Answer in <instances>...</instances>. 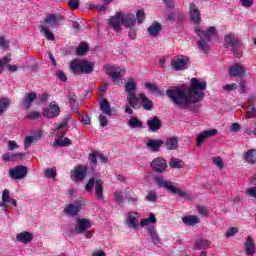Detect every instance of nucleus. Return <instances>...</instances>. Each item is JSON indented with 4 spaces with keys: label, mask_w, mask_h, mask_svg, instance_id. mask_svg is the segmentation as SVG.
I'll return each instance as SVG.
<instances>
[{
    "label": "nucleus",
    "mask_w": 256,
    "mask_h": 256,
    "mask_svg": "<svg viewBox=\"0 0 256 256\" xmlns=\"http://www.w3.org/2000/svg\"><path fill=\"white\" fill-rule=\"evenodd\" d=\"M207 82H201L197 78L191 79V86L188 88V95L183 89L174 88L166 90V96L176 107L183 110L193 111L192 103H199L205 97Z\"/></svg>",
    "instance_id": "obj_1"
},
{
    "label": "nucleus",
    "mask_w": 256,
    "mask_h": 256,
    "mask_svg": "<svg viewBox=\"0 0 256 256\" xmlns=\"http://www.w3.org/2000/svg\"><path fill=\"white\" fill-rule=\"evenodd\" d=\"M70 71L74 75H91L95 71V62L89 61L87 59H73L70 62Z\"/></svg>",
    "instance_id": "obj_2"
},
{
    "label": "nucleus",
    "mask_w": 256,
    "mask_h": 256,
    "mask_svg": "<svg viewBox=\"0 0 256 256\" xmlns=\"http://www.w3.org/2000/svg\"><path fill=\"white\" fill-rule=\"evenodd\" d=\"M124 87L127 93L128 104L132 109H137V105H139V98L135 94V91H137V83H135L133 78H129Z\"/></svg>",
    "instance_id": "obj_3"
},
{
    "label": "nucleus",
    "mask_w": 256,
    "mask_h": 256,
    "mask_svg": "<svg viewBox=\"0 0 256 256\" xmlns=\"http://www.w3.org/2000/svg\"><path fill=\"white\" fill-rule=\"evenodd\" d=\"M243 43H241V40L239 38L235 37V34L228 33L224 37V47L227 49V47H232V53L234 54V57H241L242 53L241 51H238L239 47H241Z\"/></svg>",
    "instance_id": "obj_4"
},
{
    "label": "nucleus",
    "mask_w": 256,
    "mask_h": 256,
    "mask_svg": "<svg viewBox=\"0 0 256 256\" xmlns=\"http://www.w3.org/2000/svg\"><path fill=\"white\" fill-rule=\"evenodd\" d=\"M155 181H156V184L158 185V187H162L163 189H167V191H169V193H173V195H179V197H187V192H183V191L179 190L178 187L173 185V182L166 181L161 176H157L155 178Z\"/></svg>",
    "instance_id": "obj_5"
},
{
    "label": "nucleus",
    "mask_w": 256,
    "mask_h": 256,
    "mask_svg": "<svg viewBox=\"0 0 256 256\" xmlns=\"http://www.w3.org/2000/svg\"><path fill=\"white\" fill-rule=\"evenodd\" d=\"M104 71L106 75L111 77L112 81H121L125 75V69H121L119 67L104 65Z\"/></svg>",
    "instance_id": "obj_6"
},
{
    "label": "nucleus",
    "mask_w": 256,
    "mask_h": 256,
    "mask_svg": "<svg viewBox=\"0 0 256 256\" xmlns=\"http://www.w3.org/2000/svg\"><path fill=\"white\" fill-rule=\"evenodd\" d=\"M60 113H61V109L59 108V106L57 105V102L55 101H51L48 107L42 110L43 117H47L48 119L59 117Z\"/></svg>",
    "instance_id": "obj_7"
},
{
    "label": "nucleus",
    "mask_w": 256,
    "mask_h": 256,
    "mask_svg": "<svg viewBox=\"0 0 256 256\" xmlns=\"http://www.w3.org/2000/svg\"><path fill=\"white\" fill-rule=\"evenodd\" d=\"M89 168L83 165H77L74 167V170L71 171V179L76 183L79 181H83L85 177H87V172Z\"/></svg>",
    "instance_id": "obj_8"
},
{
    "label": "nucleus",
    "mask_w": 256,
    "mask_h": 256,
    "mask_svg": "<svg viewBox=\"0 0 256 256\" xmlns=\"http://www.w3.org/2000/svg\"><path fill=\"white\" fill-rule=\"evenodd\" d=\"M91 227H93L91 220L86 218H77L74 233H76V235H82V233H85V231H87V229H91Z\"/></svg>",
    "instance_id": "obj_9"
},
{
    "label": "nucleus",
    "mask_w": 256,
    "mask_h": 256,
    "mask_svg": "<svg viewBox=\"0 0 256 256\" xmlns=\"http://www.w3.org/2000/svg\"><path fill=\"white\" fill-rule=\"evenodd\" d=\"M28 171L29 170L27 169L26 166L18 165L9 170V175L11 179L19 181L20 179H25V177H27Z\"/></svg>",
    "instance_id": "obj_10"
},
{
    "label": "nucleus",
    "mask_w": 256,
    "mask_h": 256,
    "mask_svg": "<svg viewBox=\"0 0 256 256\" xmlns=\"http://www.w3.org/2000/svg\"><path fill=\"white\" fill-rule=\"evenodd\" d=\"M65 17H63V15L61 13H53V14H48L46 15L45 19H44V24L47 27H59V24L61 23V21H64Z\"/></svg>",
    "instance_id": "obj_11"
},
{
    "label": "nucleus",
    "mask_w": 256,
    "mask_h": 256,
    "mask_svg": "<svg viewBox=\"0 0 256 256\" xmlns=\"http://www.w3.org/2000/svg\"><path fill=\"white\" fill-rule=\"evenodd\" d=\"M195 33L200 37V41H211V37L217 33V28L215 26H210L207 31H203L201 27L197 26L195 28Z\"/></svg>",
    "instance_id": "obj_12"
},
{
    "label": "nucleus",
    "mask_w": 256,
    "mask_h": 256,
    "mask_svg": "<svg viewBox=\"0 0 256 256\" xmlns=\"http://www.w3.org/2000/svg\"><path fill=\"white\" fill-rule=\"evenodd\" d=\"M151 167L156 173H164L167 170V161L163 157H157L152 161Z\"/></svg>",
    "instance_id": "obj_13"
},
{
    "label": "nucleus",
    "mask_w": 256,
    "mask_h": 256,
    "mask_svg": "<svg viewBox=\"0 0 256 256\" xmlns=\"http://www.w3.org/2000/svg\"><path fill=\"white\" fill-rule=\"evenodd\" d=\"M108 25L114 29V31H121L122 12H117L114 16H111L108 20Z\"/></svg>",
    "instance_id": "obj_14"
},
{
    "label": "nucleus",
    "mask_w": 256,
    "mask_h": 256,
    "mask_svg": "<svg viewBox=\"0 0 256 256\" xmlns=\"http://www.w3.org/2000/svg\"><path fill=\"white\" fill-rule=\"evenodd\" d=\"M189 17L194 25H199L201 23V12L195 3L190 4Z\"/></svg>",
    "instance_id": "obj_15"
},
{
    "label": "nucleus",
    "mask_w": 256,
    "mask_h": 256,
    "mask_svg": "<svg viewBox=\"0 0 256 256\" xmlns=\"http://www.w3.org/2000/svg\"><path fill=\"white\" fill-rule=\"evenodd\" d=\"M217 133V129L205 130L196 137L197 147H201L202 143H205L209 137H214Z\"/></svg>",
    "instance_id": "obj_16"
},
{
    "label": "nucleus",
    "mask_w": 256,
    "mask_h": 256,
    "mask_svg": "<svg viewBox=\"0 0 256 256\" xmlns=\"http://www.w3.org/2000/svg\"><path fill=\"white\" fill-rule=\"evenodd\" d=\"M230 77H245V68L241 65V63H235L229 68Z\"/></svg>",
    "instance_id": "obj_17"
},
{
    "label": "nucleus",
    "mask_w": 256,
    "mask_h": 256,
    "mask_svg": "<svg viewBox=\"0 0 256 256\" xmlns=\"http://www.w3.org/2000/svg\"><path fill=\"white\" fill-rule=\"evenodd\" d=\"M70 119H71V117L68 116V117L64 118L60 124L57 125L54 133H55L56 137H58V139L65 137V135L67 134V130H65V127H67L69 125Z\"/></svg>",
    "instance_id": "obj_18"
},
{
    "label": "nucleus",
    "mask_w": 256,
    "mask_h": 256,
    "mask_svg": "<svg viewBox=\"0 0 256 256\" xmlns=\"http://www.w3.org/2000/svg\"><path fill=\"white\" fill-rule=\"evenodd\" d=\"M187 65H189L188 57L184 59L178 58L176 60L171 61V67L174 71H183L184 69H187Z\"/></svg>",
    "instance_id": "obj_19"
},
{
    "label": "nucleus",
    "mask_w": 256,
    "mask_h": 256,
    "mask_svg": "<svg viewBox=\"0 0 256 256\" xmlns=\"http://www.w3.org/2000/svg\"><path fill=\"white\" fill-rule=\"evenodd\" d=\"M165 145V142L161 139H150L146 143L147 149L151 150L153 153H158L161 151V147Z\"/></svg>",
    "instance_id": "obj_20"
},
{
    "label": "nucleus",
    "mask_w": 256,
    "mask_h": 256,
    "mask_svg": "<svg viewBox=\"0 0 256 256\" xmlns=\"http://www.w3.org/2000/svg\"><path fill=\"white\" fill-rule=\"evenodd\" d=\"M147 125H148L150 131L155 132V131H159V129H161V127H163V122H161L159 117L154 116L153 118H149L147 120Z\"/></svg>",
    "instance_id": "obj_21"
},
{
    "label": "nucleus",
    "mask_w": 256,
    "mask_h": 256,
    "mask_svg": "<svg viewBox=\"0 0 256 256\" xmlns=\"http://www.w3.org/2000/svg\"><path fill=\"white\" fill-rule=\"evenodd\" d=\"M137 217H139V213L137 212L128 213V219L126 220L128 227L132 229H137V227H139V219H137Z\"/></svg>",
    "instance_id": "obj_22"
},
{
    "label": "nucleus",
    "mask_w": 256,
    "mask_h": 256,
    "mask_svg": "<svg viewBox=\"0 0 256 256\" xmlns=\"http://www.w3.org/2000/svg\"><path fill=\"white\" fill-rule=\"evenodd\" d=\"M136 22H137V20L135 19L134 14H123V12H122L123 27H135Z\"/></svg>",
    "instance_id": "obj_23"
},
{
    "label": "nucleus",
    "mask_w": 256,
    "mask_h": 256,
    "mask_svg": "<svg viewBox=\"0 0 256 256\" xmlns=\"http://www.w3.org/2000/svg\"><path fill=\"white\" fill-rule=\"evenodd\" d=\"M100 111H102V113L104 115H107L108 117H111V115H113V109H111V104L109 103V100L103 98L100 101Z\"/></svg>",
    "instance_id": "obj_24"
},
{
    "label": "nucleus",
    "mask_w": 256,
    "mask_h": 256,
    "mask_svg": "<svg viewBox=\"0 0 256 256\" xmlns=\"http://www.w3.org/2000/svg\"><path fill=\"white\" fill-rule=\"evenodd\" d=\"M95 196L98 201H103V199H105V196L103 195V180L101 179H96Z\"/></svg>",
    "instance_id": "obj_25"
},
{
    "label": "nucleus",
    "mask_w": 256,
    "mask_h": 256,
    "mask_svg": "<svg viewBox=\"0 0 256 256\" xmlns=\"http://www.w3.org/2000/svg\"><path fill=\"white\" fill-rule=\"evenodd\" d=\"M17 241H20V243H31L33 241V233L31 232H22L16 235Z\"/></svg>",
    "instance_id": "obj_26"
},
{
    "label": "nucleus",
    "mask_w": 256,
    "mask_h": 256,
    "mask_svg": "<svg viewBox=\"0 0 256 256\" xmlns=\"http://www.w3.org/2000/svg\"><path fill=\"white\" fill-rule=\"evenodd\" d=\"M139 99L142 102V107L145 111H152L153 110V101L149 100L145 94L140 93Z\"/></svg>",
    "instance_id": "obj_27"
},
{
    "label": "nucleus",
    "mask_w": 256,
    "mask_h": 256,
    "mask_svg": "<svg viewBox=\"0 0 256 256\" xmlns=\"http://www.w3.org/2000/svg\"><path fill=\"white\" fill-rule=\"evenodd\" d=\"M64 211L67 215H70V217H77V215H79V211H81V206L69 204L66 206Z\"/></svg>",
    "instance_id": "obj_28"
},
{
    "label": "nucleus",
    "mask_w": 256,
    "mask_h": 256,
    "mask_svg": "<svg viewBox=\"0 0 256 256\" xmlns=\"http://www.w3.org/2000/svg\"><path fill=\"white\" fill-rule=\"evenodd\" d=\"M148 232L150 233V237L152 238V243L156 245V247H161L163 243L161 242V238H159V235H157V232H155V227H148Z\"/></svg>",
    "instance_id": "obj_29"
},
{
    "label": "nucleus",
    "mask_w": 256,
    "mask_h": 256,
    "mask_svg": "<svg viewBox=\"0 0 256 256\" xmlns=\"http://www.w3.org/2000/svg\"><path fill=\"white\" fill-rule=\"evenodd\" d=\"M245 253L246 255H255V243L253 238L248 236L245 242Z\"/></svg>",
    "instance_id": "obj_30"
},
{
    "label": "nucleus",
    "mask_w": 256,
    "mask_h": 256,
    "mask_svg": "<svg viewBox=\"0 0 256 256\" xmlns=\"http://www.w3.org/2000/svg\"><path fill=\"white\" fill-rule=\"evenodd\" d=\"M35 99H37V94L35 92L28 93L24 99L22 109H29L31 105H33V101H35Z\"/></svg>",
    "instance_id": "obj_31"
},
{
    "label": "nucleus",
    "mask_w": 256,
    "mask_h": 256,
    "mask_svg": "<svg viewBox=\"0 0 256 256\" xmlns=\"http://www.w3.org/2000/svg\"><path fill=\"white\" fill-rule=\"evenodd\" d=\"M177 147H179V138L170 137L166 140V149H168V151H175Z\"/></svg>",
    "instance_id": "obj_32"
},
{
    "label": "nucleus",
    "mask_w": 256,
    "mask_h": 256,
    "mask_svg": "<svg viewBox=\"0 0 256 256\" xmlns=\"http://www.w3.org/2000/svg\"><path fill=\"white\" fill-rule=\"evenodd\" d=\"M244 159L247 163L251 165L256 163V149H250L245 152Z\"/></svg>",
    "instance_id": "obj_33"
},
{
    "label": "nucleus",
    "mask_w": 256,
    "mask_h": 256,
    "mask_svg": "<svg viewBox=\"0 0 256 256\" xmlns=\"http://www.w3.org/2000/svg\"><path fill=\"white\" fill-rule=\"evenodd\" d=\"M163 29L159 22H154L150 27H148V33L152 35V37H157L159 32Z\"/></svg>",
    "instance_id": "obj_34"
},
{
    "label": "nucleus",
    "mask_w": 256,
    "mask_h": 256,
    "mask_svg": "<svg viewBox=\"0 0 256 256\" xmlns=\"http://www.w3.org/2000/svg\"><path fill=\"white\" fill-rule=\"evenodd\" d=\"M128 126L131 127V129H141L143 127V122L139 120V118L132 116L128 121Z\"/></svg>",
    "instance_id": "obj_35"
},
{
    "label": "nucleus",
    "mask_w": 256,
    "mask_h": 256,
    "mask_svg": "<svg viewBox=\"0 0 256 256\" xmlns=\"http://www.w3.org/2000/svg\"><path fill=\"white\" fill-rule=\"evenodd\" d=\"M124 194L126 195V199H127L128 203H131V205H137L139 198H137L136 195H133V190L126 189L124 191Z\"/></svg>",
    "instance_id": "obj_36"
},
{
    "label": "nucleus",
    "mask_w": 256,
    "mask_h": 256,
    "mask_svg": "<svg viewBox=\"0 0 256 256\" xmlns=\"http://www.w3.org/2000/svg\"><path fill=\"white\" fill-rule=\"evenodd\" d=\"M11 106V98H1L0 99V116L9 109Z\"/></svg>",
    "instance_id": "obj_37"
},
{
    "label": "nucleus",
    "mask_w": 256,
    "mask_h": 256,
    "mask_svg": "<svg viewBox=\"0 0 256 256\" xmlns=\"http://www.w3.org/2000/svg\"><path fill=\"white\" fill-rule=\"evenodd\" d=\"M209 245H211V242L204 239H198L195 241L194 249L198 251L201 249H207Z\"/></svg>",
    "instance_id": "obj_38"
},
{
    "label": "nucleus",
    "mask_w": 256,
    "mask_h": 256,
    "mask_svg": "<svg viewBox=\"0 0 256 256\" xmlns=\"http://www.w3.org/2000/svg\"><path fill=\"white\" fill-rule=\"evenodd\" d=\"M40 32L44 34V37H46L48 41H55V35L49 30V28H47V26H40Z\"/></svg>",
    "instance_id": "obj_39"
},
{
    "label": "nucleus",
    "mask_w": 256,
    "mask_h": 256,
    "mask_svg": "<svg viewBox=\"0 0 256 256\" xmlns=\"http://www.w3.org/2000/svg\"><path fill=\"white\" fill-rule=\"evenodd\" d=\"M150 223H157V218L153 213H150L148 218L141 219L140 227H146V225H150Z\"/></svg>",
    "instance_id": "obj_40"
},
{
    "label": "nucleus",
    "mask_w": 256,
    "mask_h": 256,
    "mask_svg": "<svg viewBox=\"0 0 256 256\" xmlns=\"http://www.w3.org/2000/svg\"><path fill=\"white\" fill-rule=\"evenodd\" d=\"M87 51H89V45L87 43H80L76 48V55L83 56L87 55Z\"/></svg>",
    "instance_id": "obj_41"
},
{
    "label": "nucleus",
    "mask_w": 256,
    "mask_h": 256,
    "mask_svg": "<svg viewBox=\"0 0 256 256\" xmlns=\"http://www.w3.org/2000/svg\"><path fill=\"white\" fill-rule=\"evenodd\" d=\"M113 199L119 207H123V192L121 190H117L113 193Z\"/></svg>",
    "instance_id": "obj_42"
},
{
    "label": "nucleus",
    "mask_w": 256,
    "mask_h": 256,
    "mask_svg": "<svg viewBox=\"0 0 256 256\" xmlns=\"http://www.w3.org/2000/svg\"><path fill=\"white\" fill-rule=\"evenodd\" d=\"M185 225H197L199 223V218L197 216H185L182 218Z\"/></svg>",
    "instance_id": "obj_43"
},
{
    "label": "nucleus",
    "mask_w": 256,
    "mask_h": 256,
    "mask_svg": "<svg viewBox=\"0 0 256 256\" xmlns=\"http://www.w3.org/2000/svg\"><path fill=\"white\" fill-rule=\"evenodd\" d=\"M145 87L146 89H149V93H157V95H163V91H161L156 84L147 82Z\"/></svg>",
    "instance_id": "obj_44"
},
{
    "label": "nucleus",
    "mask_w": 256,
    "mask_h": 256,
    "mask_svg": "<svg viewBox=\"0 0 256 256\" xmlns=\"http://www.w3.org/2000/svg\"><path fill=\"white\" fill-rule=\"evenodd\" d=\"M54 145L56 147H69V145H71V139L69 138H64L63 140L55 139Z\"/></svg>",
    "instance_id": "obj_45"
},
{
    "label": "nucleus",
    "mask_w": 256,
    "mask_h": 256,
    "mask_svg": "<svg viewBox=\"0 0 256 256\" xmlns=\"http://www.w3.org/2000/svg\"><path fill=\"white\" fill-rule=\"evenodd\" d=\"M169 167H171L172 169H183V161L177 158H173L169 162Z\"/></svg>",
    "instance_id": "obj_46"
},
{
    "label": "nucleus",
    "mask_w": 256,
    "mask_h": 256,
    "mask_svg": "<svg viewBox=\"0 0 256 256\" xmlns=\"http://www.w3.org/2000/svg\"><path fill=\"white\" fill-rule=\"evenodd\" d=\"M97 157L98 152H92L89 154L88 161L90 163L91 169H95V167H97Z\"/></svg>",
    "instance_id": "obj_47"
},
{
    "label": "nucleus",
    "mask_w": 256,
    "mask_h": 256,
    "mask_svg": "<svg viewBox=\"0 0 256 256\" xmlns=\"http://www.w3.org/2000/svg\"><path fill=\"white\" fill-rule=\"evenodd\" d=\"M44 175L48 179H55L57 177V169L56 168L46 169L44 172Z\"/></svg>",
    "instance_id": "obj_48"
},
{
    "label": "nucleus",
    "mask_w": 256,
    "mask_h": 256,
    "mask_svg": "<svg viewBox=\"0 0 256 256\" xmlns=\"http://www.w3.org/2000/svg\"><path fill=\"white\" fill-rule=\"evenodd\" d=\"M157 192L155 190H150L146 196V201H150L151 203H155L157 201Z\"/></svg>",
    "instance_id": "obj_49"
},
{
    "label": "nucleus",
    "mask_w": 256,
    "mask_h": 256,
    "mask_svg": "<svg viewBox=\"0 0 256 256\" xmlns=\"http://www.w3.org/2000/svg\"><path fill=\"white\" fill-rule=\"evenodd\" d=\"M96 182H97V179L95 178H90L88 180V183L86 184L85 186V190L88 192V193H91V191H93V188L95 187L96 185Z\"/></svg>",
    "instance_id": "obj_50"
},
{
    "label": "nucleus",
    "mask_w": 256,
    "mask_h": 256,
    "mask_svg": "<svg viewBox=\"0 0 256 256\" xmlns=\"http://www.w3.org/2000/svg\"><path fill=\"white\" fill-rule=\"evenodd\" d=\"M2 161H4V163L15 162V154H10V153L3 154Z\"/></svg>",
    "instance_id": "obj_51"
},
{
    "label": "nucleus",
    "mask_w": 256,
    "mask_h": 256,
    "mask_svg": "<svg viewBox=\"0 0 256 256\" xmlns=\"http://www.w3.org/2000/svg\"><path fill=\"white\" fill-rule=\"evenodd\" d=\"M28 119L30 121H37V119H41V113L38 111H31L28 115H27Z\"/></svg>",
    "instance_id": "obj_52"
},
{
    "label": "nucleus",
    "mask_w": 256,
    "mask_h": 256,
    "mask_svg": "<svg viewBox=\"0 0 256 256\" xmlns=\"http://www.w3.org/2000/svg\"><path fill=\"white\" fill-rule=\"evenodd\" d=\"M136 20H137V23H139V24H141L145 21V11L144 10H137Z\"/></svg>",
    "instance_id": "obj_53"
},
{
    "label": "nucleus",
    "mask_w": 256,
    "mask_h": 256,
    "mask_svg": "<svg viewBox=\"0 0 256 256\" xmlns=\"http://www.w3.org/2000/svg\"><path fill=\"white\" fill-rule=\"evenodd\" d=\"M239 233V229L237 227H231L225 233V237H235Z\"/></svg>",
    "instance_id": "obj_54"
},
{
    "label": "nucleus",
    "mask_w": 256,
    "mask_h": 256,
    "mask_svg": "<svg viewBox=\"0 0 256 256\" xmlns=\"http://www.w3.org/2000/svg\"><path fill=\"white\" fill-rule=\"evenodd\" d=\"M67 5L72 11H75L76 9H79V0H68Z\"/></svg>",
    "instance_id": "obj_55"
},
{
    "label": "nucleus",
    "mask_w": 256,
    "mask_h": 256,
    "mask_svg": "<svg viewBox=\"0 0 256 256\" xmlns=\"http://www.w3.org/2000/svg\"><path fill=\"white\" fill-rule=\"evenodd\" d=\"M207 41H205V40H200V41H198L197 42V44H198V47H199V49H200V51H202L203 53H207Z\"/></svg>",
    "instance_id": "obj_56"
},
{
    "label": "nucleus",
    "mask_w": 256,
    "mask_h": 256,
    "mask_svg": "<svg viewBox=\"0 0 256 256\" xmlns=\"http://www.w3.org/2000/svg\"><path fill=\"white\" fill-rule=\"evenodd\" d=\"M246 117L248 119H253V117H256V107L255 106H251L249 108V110L246 113Z\"/></svg>",
    "instance_id": "obj_57"
},
{
    "label": "nucleus",
    "mask_w": 256,
    "mask_h": 256,
    "mask_svg": "<svg viewBox=\"0 0 256 256\" xmlns=\"http://www.w3.org/2000/svg\"><path fill=\"white\" fill-rule=\"evenodd\" d=\"M213 163L216 165V167H219V169H223V159L219 156L213 158Z\"/></svg>",
    "instance_id": "obj_58"
},
{
    "label": "nucleus",
    "mask_w": 256,
    "mask_h": 256,
    "mask_svg": "<svg viewBox=\"0 0 256 256\" xmlns=\"http://www.w3.org/2000/svg\"><path fill=\"white\" fill-rule=\"evenodd\" d=\"M98 119L101 127H107V125H109V120L107 119V116L100 115Z\"/></svg>",
    "instance_id": "obj_59"
},
{
    "label": "nucleus",
    "mask_w": 256,
    "mask_h": 256,
    "mask_svg": "<svg viewBox=\"0 0 256 256\" xmlns=\"http://www.w3.org/2000/svg\"><path fill=\"white\" fill-rule=\"evenodd\" d=\"M56 77H58L60 81H63V83H66L67 81V75H65V72H63L62 70H58L56 72Z\"/></svg>",
    "instance_id": "obj_60"
},
{
    "label": "nucleus",
    "mask_w": 256,
    "mask_h": 256,
    "mask_svg": "<svg viewBox=\"0 0 256 256\" xmlns=\"http://www.w3.org/2000/svg\"><path fill=\"white\" fill-rule=\"evenodd\" d=\"M68 100L71 105H75V103H77V95L75 94V92L68 93Z\"/></svg>",
    "instance_id": "obj_61"
},
{
    "label": "nucleus",
    "mask_w": 256,
    "mask_h": 256,
    "mask_svg": "<svg viewBox=\"0 0 256 256\" xmlns=\"http://www.w3.org/2000/svg\"><path fill=\"white\" fill-rule=\"evenodd\" d=\"M246 195H248V197H253L254 199H256V187L248 188L246 190Z\"/></svg>",
    "instance_id": "obj_62"
},
{
    "label": "nucleus",
    "mask_w": 256,
    "mask_h": 256,
    "mask_svg": "<svg viewBox=\"0 0 256 256\" xmlns=\"http://www.w3.org/2000/svg\"><path fill=\"white\" fill-rule=\"evenodd\" d=\"M0 47H2V49L9 48V41L5 39V36L0 37Z\"/></svg>",
    "instance_id": "obj_63"
},
{
    "label": "nucleus",
    "mask_w": 256,
    "mask_h": 256,
    "mask_svg": "<svg viewBox=\"0 0 256 256\" xmlns=\"http://www.w3.org/2000/svg\"><path fill=\"white\" fill-rule=\"evenodd\" d=\"M9 189H5L2 193V201L3 203H9Z\"/></svg>",
    "instance_id": "obj_64"
}]
</instances>
